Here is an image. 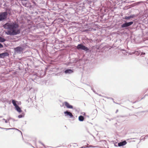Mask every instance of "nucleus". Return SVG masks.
I'll list each match as a JSON object with an SVG mask.
<instances>
[{
	"label": "nucleus",
	"instance_id": "5",
	"mask_svg": "<svg viewBox=\"0 0 148 148\" xmlns=\"http://www.w3.org/2000/svg\"><path fill=\"white\" fill-rule=\"evenodd\" d=\"M23 48L21 47H18L14 48V50L17 52H21L23 51Z\"/></svg>",
	"mask_w": 148,
	"mask_h": 148
},
{
	"label": "nucleus",
	"instance_id": "1",
	"mask_svg": "<svg viewBox=\"0 0 148 148\" xmlns=\"http://www.w3.org/2000/svg\"><path fill=\"white\" fill-rule=\"evenodd\" d=\"M4 28L8 30L5 32L8 35H15L19 34L21 32V29H18L19 25L16 22L7 23L3 25Z\"/></svg>",
	"mask_w": 148,
	"mask_h": 148
},
{
	"label": "nucleus",
	"instance_id": "4",
	"mask_svg": "<svg viewBox=\"0 0 148 148\" xmlns=\"http://www.w3.org/2000/svg\"><path fill=\"white\" fill-rule=\"evenodd\" d=\"M133 22H130L128 23H125L123 24V25H122L121 27H126L131 25L133 24Z\"/></svg>",
	"mask_w": 148,
	"mask_h": 148
},
{
	"label": "nucleus",
	"instance_id": "21",
	"mask_svg": "<svg viewBox=\"0 0 148 148\" xmlns=\"http://www.w3.org/2000/svg\"><path fill=\"white\" fill-rule=\"evenodd\" d=\"M1 128L2 129H6V130H8V129L4 128Z\"/></svg>",
	"mask_w": 148,
	"mask_h": 148
},
{
	"label": "nucleus",
	"instance_id": "2",
	"mask_svg": "<svg viewBox=\"0 0 148 148\" xmlns=\"http://www.w3.org/2000/svg\"><path fill=\"white\" fill-rule=\"evenodd\" d=\"M77 48L78 49H81L85 51H87L89 50V49L87 47H86L82 44L78 45L77 47Z\"/></svg>",
	"mask_w": 148,
	"mask_h": 148
},
{
	"label": "nucleus",
	"instance_id": "14",
	"mask_svg": "<svg viewBox=\"0 0 148 148\" xmlns=\"http://www.w3.org/2000/svg\"><path fill=\"white\" fill-rule=\"evenodd\" d=\"M5 41V39L0 36V42H3Z\"/></svg>",
	"mask_w": 148,
	"mask_h": 148
},
{
	"label": "nucleus",
	"instance_id": "12",
	"mask_svg": "<svg viewBox=\"0 0 148 148\" xmlns=\"http://www.w3.org/2000/svg\"><path fill=\"white\" fill-rule=\"evenodd\" d=\"M94 29V30H96L95 29H94L93 28H89V29H85L83 31V32H88V31H90Z\"/></svg>",
	"mask_w": 148,
	"mask_h": 148
},
{
	"label": "nucleus",
	"instance_id": "6",
	"mask_svg": "<svg viewBox=\"0 0 148 148\" xmlns=\"http://www.w3.org/2000/svg\"><path fill=\"white\" fill-rule=\"evenodd\" d=\"M9 55V53H3L0 54V58H3L5 57L8 56Z\"/></svg>",
	"mask_w": 148,
	"mask_h": 148
},
{
	"label": "nucleus",
	"instance_id": "7",
	"mask_svg": "<svg viewBox=\"0 0 148 148\" xmlns=\"http://www.w3.org/2000/svg\"><path fill=\"white\" fill-rule=\"evenodd\" d=\"M65 105L66 106L67 108H73V107L71 105L69 104L67 102H65L64 103Z\"/></svg>",
	"mask_w": 148,
	"mask_h": 148
},
{
	"label": "nucleus",
	"instance_id": "18",
	"mask_svg": "<svg viewBox=\"0 0 148 148\" xmlns=\"http://www.w3.org/2000/svg\"><path fill=\"white\" fill-rule=\"evenodd\" d=\"M3 47V45L0 43V48H2Z\"/></svg>",
	"mask_w": 148,
	"mask_h": 148
},
{
	"label": "nucleus",
	"instance_id": "23",
	"mask_svg": "<svg viewBox=\"0 0 148 148\" xmlns=\"http://www.w3.org/2000/svg\"><path fill=\"white\" fill-rule=\"evenodd\" d=\"M145 53H143V54L145 55Z\"/></svg>",
	"mask_w": 148,
	"mask_h": 148
},
{
	"label": "nucleus",
	"instance_id": "8",
	"mask_svg": "<svg viewBox=\"0 0 148 148\" xmlns=\"http://www.w3.org/2000/svg\"><path fill=\"white\" fill-rule=\"evenodd\" d=\"M64 113L65 114H66V116H69L71 118L73 117V115L70 112L66 111L64 112Z\"/></svg>",
	"mask_w": 148,
	"mask_h": 148
},
{
	"label": "nucleus",
	"instance_id": "16",
	"mask_svg": "<svg viewBox=\"0 0 148 148\" xmlns=\"http://www.w3.org/2000/svg\"><path fill=\"white\" fill-rule=\"evenodd\" d=\"M132 18V16H126L125 17V19H129Z\"/></svg>",
	"mask_w": 148,
	"mask_h": 148
},
{
	"label": "nucleus",
	"instance_id": "22",
	"mask_svg": "<svg viewBox=\"0 0 148 148\" xmlns=\"http://www.w3.org/2000/svg\"><path fill=\"white\" fill-rule=\"evenodd\" d=\"M83 115H85V113H84V114H83Z\"/></svg>",
	"mask_w": 148,
	"mask_h": 148
},
{
	"label": "nucleus",
	"instance_id": "19",
	"mask_svg": "<svg viewBox=\"0 0 148 148\" xmlns=\"http://www.w3.org/2000/svg\"><path fill=\"white\" fill-rule=\"evenodd\" d=\"M3 120L4 121H5V122L6 123H8V121H7V120L6 119H3Z\"/></svg>",
	"mask_w": 148,
	"mask_h": 148
},
{
	"label": "nucleus",
	"instance_id": "20",
	"mask_svg": "<svg viewBox=\"0 0 148 148\" xmlns=\"http://www.w3.org/2000/svg\"><path fill=\"white\" fill-rule=\"evenodd\" d=\"M22 4L24 6H26V3H22Z\"/></svg>",
	"mask_w": 148,
	"mask_h": 148
},
{
	"label": "nucleus",
	"instance_id": "9",
	"mask_svg": "<svg viewBox=\"0 0 148 148\" xmlns=\"http://www.w3.org/2000/svg\"><path fill=\"white\" fill-rule=\"evenodd\" d=\"M127 144V142L126 141H124L122 142H120L118 143L119 146H121L125 145Z\"/></svg>",
	"mask_w": 148,
	"mask_h": 148
},
{
	"label": "nucleus",
	"instance_id": "15",
	"mask_svg": "<svg viewBox=\"0 0 148 148\" xmlns=\"http://www.w3.org/2000/svg\"><path fill=\"white\" fill-rule=\"evenodd\" d=\"M12 103L13 104L14 106L15 107H16V106H17V105L16 104V101H15L14 100H12Z\"/></svg>",
	"mask_w": 148,
	"mask_h": 148
},
{
	"label": "nucleus",
	"instance_id": "11",
	"mask_svg": "<svg viewBox=\"0 0 148 148\" xmlns=\"http://www.w3.org/2000/svg\"><path fill=\"white\" fill-rule=\"evenodd\" d=\"M17 111L19 112H21L22 110L17 105L16 107H15Z\"/></svg>",
	"mask_w": 148,
	"mask_h": 148
},
{
	"label": "nucleus",
	"instance_id": "3",
	"mask_svg": "<svg viewBox=\"0 0 148 148\" xmlns=\"http://www.w3.org/2000/svg\"><path fill=\"white\" fill-rule=\"evenodd\" d=\"M7 13L6 12L0 13V21L6 19L7 17Z\"/></svg>",
	"mask_w": 148,
	"mask_h": 148
},
{
	"label": "nucleus",
	"instance_id": "10",
	"mask_svg": "<svg viewBox=\"0 0 148 148\" xmlns=\"http://www.w3.org/2000/svg\"><path fill=\"white\" fill-rule=\"evenodd\" d=\"M73 71L71 69H67L65 70L64 71V73H71L73 72Z\"/></svg>",
	"mask_w": 148,
	"mask_h": 148
},
{
	"label": "nucleus",
	"instance_id": "13",
	"mask_svg": "<svg viewBox=\"0 0 148 148\" xmlns=\"http://www.w3.org/2000/svg\"><path fill=\"white\" fill-rule=\"evenodd\" d=\"M78 119L80 121H82L84 120V118L83 116H80L79 117Z\"/></svg>",
	"mask_w": 148,
	"mask_h": 148
},
{
	"label": "nucleus",
	"instance_id": "17",
	"mask_svg": "<svg viewBox=\"0 0 148 148\" xmlns=\"http://www.w3.org/2000/svg\"><path fill=\"white\" fill-rule=\"evenodd\" d=\"M22 115L21 114H20L18 116V117L19 118H21L22 117Z\"/></svg>",
	"mask_w": 148,
	"mask_h": 148
}]
</instances>
